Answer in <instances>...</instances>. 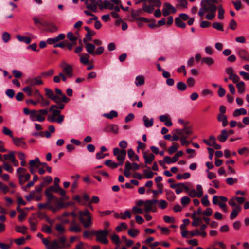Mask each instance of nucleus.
<instances>
[{
  "mask_svg": "<svg viewBox=\"0 0 249 249\" xmlns=\"http://www.w3.org/2000/svg\"><path fill=\"white\" fill-rule=\"evenodd\" d=\"M55 91L56 93L55 96H57V97L59 98L58 101H56V103H58L60 102H63L65 103H67L70 101V99L67 97L64 93H63L61 89L58 88H55Z\"/></svg>",
  "mask_w": 249,
  "mask_h": 249,
  "instance_id": "nucleus-6",
  "label": "nucleus"
},
{
  "mask_svg": "<svg viewBox=\"0 0 249 249\" xmlns=\"http://www.w3.org/2000/svg\"><path fill=\"white\" fill-rule=\"evenodd\" d=\"M120 215V218L124 220L126 219L127 218H130L131 217L130 212L127 210L125 211L124 214L123 213H121Z\"/></svg>",
  "mask_w": 249,
  "mask_h": 249,
  "instance_id": "nucleus-54",
  "label": "nucleus"
},
{
  "mask_svg": "<svg viewBox=\"0 0 249 249\" xmlns=\"http://www.w3.org/2000/svg\"><path fill=\"white\" fill-rule=\"evenodd\" d=\"M178 145L177 143H173L172 146H170L168 149V153L172 154L175 152L178 149Z\"/></svg>",
  "mask_w": 249,
  "mask_h": 249,
  "instance_id": "nucleus-57",
  "label": "nucleus"
},
{
  "mask_svg": "<svg viewBox=\"0 0 249 249\" xmlns=\"http://www.w3.org/2000/svg\"><path fill=\"white\" fill-rule=\"evenodd\" d=\"M103 116L107 118L112 119L118 116V113L115 110H111L109 113L104 114Z\"/></svg>",
  "mask_w": 249,
  "mask_h": 249,
  "instance_id": "nucleus-34",
  "label": "nucleus"
},
{
  "mask_svg": "<svg viewBox=\"0 0 249 249\" xmlns=\"http://www.w3.org/2000/svg\"><path fill=\"white\" fill-rule=\"evenodd\" d=\"M157 202L158 200L157 199L147 200L145 201L144 211L146 213H149L151 212L153 206L157 204Z\"/></svg>",
  "mask_w": 249,
  "mask_h": 249,
  "instance_id": "nucleus-11",
  "label": "nucleus"
},
{
  "mask_svg": "<svg viewBox=\"0 0 249 249\" xmlns=\"http://www.w3.org/2000/svg\"><path fill=\"white\" fill-rule=\"evenodd\" d=\"M175 24L178 27L181 28H185L186 27V24L178 17L176 18Z\"/></svg>",
  "mask_w": 249,
  "mask_h": 249,
  "instance_id": "nucleus-39",
  "label": "nucleus"
},
{
  "mask_svg": "<svg viewBox=\"0 0 249 249\" xmlns=\"http://www.w3.org/2000/svg\"><path fill=\"white\" fill-rule=\"evenodd\" d=\"M41 231L47 234L52 233L51 227L47 225L44 224L42 225Z\"/></svg>",
  "mask_w": 249,
  "mask_h": 249,
  "instance_id": "nucleus-48",
  "label": "nucleus"
},
{
  "mask_svg": "<svg viewBox=\"0 0 249 249\" xmlns=\"http://www.w3.org/2000/svg\"><path fill=\"white\" fill-rule=\"evenodd\" d=\"M111 240L118 247H120V238L118 235L116 234H113L111 236Z\"/></svg>",
  "mask_w": 249,
  "mask_h": 249,
  "instance_id": "nucleus-62",
  "label": "nucleus"
},
{
  "mask_svg": "<svg viewBox=\"0 0 249 249\" xmlns=\"http://www.w3.org/2000/svg\"><path fill=\"white\" fill-rule=\"evenodd\" d=\"M47 27L48 28V31L50 32H55L58 30V28L57 26L53 23L48 24L47 25Z\"/></svg>",
  "mask_w": 249,
  "mask_h": 249,
  "instance_id": "nucleus-52",
  "label": "nucleus"
},
{
  "mask_svg": "<svg viewBox=\"0 0 249 249\" xmlns=\"http://www.w3.org/2000/svg\"><path fill=\"white\" fill-rule=\"evenodd\" d=\"M127 228V225L124 222H122L119 225L116 227V230L117 232L121 231L122 229H126Z\"/></svg>",
  "mask_w": 249,
  "mask_h": 249,
  "instance_id": "nucleus-61",
  "label": "nucleus"
},
{
  "mask_svg": "<svg viewBox=\"0 0 249 249\" xmlns=\"http://www.w3.org/2000/svg\"><path fill=\"white\" fill-rule=\"evenodd\" d=\"M30 178V175L28 173L26 174L25 175L20 174L18 176L19 181L21 184H23L26 181H28Z\"/></svg>",
  "mask_w": 249,
  "mask_h": 249,
  "instance_id": "nucleus-26",
  "label": "nucleus"
},
{
  "mask_svg": "<svg viewBox=\"0 0 249 249\" xmlns=\"http://www.w3.org/2000/svg\"><path fill=\"white\" fill-rule=\"evenodd\" d=\"M139 232V231L136 229H129L128 231V234L133 238L135 237Z\"/></svg>",
  "mask_w": 249,
  "mask_h": 249,
  "instance_id": "nucleus-50",
  "label": "nucleus"
},
{
  "mask_svg": "<svg viewBox=\"0 0 249 249\" xmlns=\"http://www.w3.org/2000/svg\"><path fill=\"white\" fill-rule=\"evenodd\" d=\"M15 158L14 156V152H11L10 153L7 154H4L3 156V160H9L11 161V162L12 161V160H14V159Z\"/></svg>",
  "mask_w": 249,
  "mask_h": 249,
  "instance_id": "nucleus-43",
  "label": "nucleus"
},
{
  "mask_svg": "<svg viewBox=\"0 0 249 249\" xmlns=\"http://www.w3.org/2000/svg\"><path fill=\"white\" fill-rule=\"evenodd\" d=\"M60 249H65L71 246V244L68 242L67 237L64 235H59L57 239Z\"/></svg>",
  "mask_w": 249,
  "mask_h": 249,
  "instance_id": "nucleus-8",
  "label": "nucleus"
},
{
  "mask_svg": "<svg viewBox=\"0 0 249 249\" xmlns=\"http://www.w3.org/2000/svg\"><path fill=\"white\" fill-rule=\"evenodd\" d=\"M17 39L20 42H24L27 44H29L31 42V39L29 37H24L19 35L16 36Z\"/></svg>",
  "mask_w": 249,
  "mask_h": 249,
  "instance_id": "nucleus-33",
  "label": "nucleus"
},
{
  "mask_svg": "<svg viewBox=\"0 0 249 249\" xmlns=\"http://www.w3.org/2000/svg\"><path fill=\"white\" fill-rule=\"evenodd\" d=\"M67 37L71 41H74V43H73V44H76V41L77 40V37L75 36L71 32H69L67 33Z\"/></svg>",
  "mask_w": 249,
  "mask_h": 249,
  "instance_id": "nucleus-53",
  "label": "nucleus"
},
{
  "mask_svg": "<svg viewBox=\"0 0 249 249\" xmlns=\"http://www.w3.org/2000/svg\"><path fill=\"white\" fill-rule=\"evenodd\" d=\"M12 241L11 240L10 244H6L2 242H0V249H10L12 246Z\"/></svg>",
  "mask_w": 249,
  "mask_h": 249,
  "instance_id": "nucleus-64",
  "label": "nucleus"
},
{
  "mask_svg": "<svg viewBox=\"0 0 249 249\" xmlns=\"http://www.w3.org/2000/svg\"><path fill=\"white\" fill-rule=\"evenodd\" d=\"M189 234L190 237L201 236L202 237H205L206 236L207 233L206 231H200L198 230L195 229L189 231Z\"/></svg>",
  "mask_w": 249,
  "mask_h": 249,
  "instance_id": "nucleus-19",
  "label": "nucleus"
},
{
  "mask_svg": "<svg viewBox=\"0 0 249 249\" xmlns=\"http://www.w3.org/2000/svg\"><path fill=\"white\" fill-rule=\"evenodd\" d=\"M241 210V207H237V209H234L230 215L231 219H234L238 214V213Z\"/></svg>",
  "mask_w": 249,
  "mask_h": 249,
  "instance_id": "nucleus-40",
  "label": "nucleus"
},
{
  "mask_svg": "<svg viewBox=\"0 0 249 249\" xmlns=\"http://www.w3.org/2000/svg\"><path fill=\"white\" fill-rule=\"evenodd\" d=\"M45 91L46 96L56 103V101H58L59 98L57 97V96H55L53 92L51 89L48 88H45Z\"/></svg>",
  "mask_w": 249,
  "mask_h": 249,
  "instance_id": "nucleus-13",
  "label": "nucleus"
},
{
  "mask_svg": "<svg viewBox=\"0 0 249 249\" xmlns=\"http://www.w3.org/2000/svg\"><path fill=\"white\" fill-rule=\"evenodd\" d=\"M229 79L232 80L234 83L238 82L240 80L239 77L234 73L230 75V76L229 77Z\"/></svg>",
  "mask_w": 249,
  "mask_h": 249,
  "instance_id": "nucleus-63",
  "label": "nucleus"
},
{
  "mask_svg": "<svg viewBox=\"0 0 249 249\" xmlns=\"http://www.w3.org/2000/svg\"><path fill=\"white\" fill-rule=\"evenodd\" d=\"M126 151L125 150H122L121 153L118 155V156H116L117 159L119 161L118 163L120 164V165H123L124 162V160L126 157Z\"/></svg>",
  "mask_w": 249,
  "mask_h": 249,
  "instance_id": "nucleus-22",
  "label": "nucleus"
},
{
  "mask_svg": "<svg viewBox=\"0 0 249 249\" xmlns=\"http://www.w3.org/2000/svg\"><path fill=\"white\" fill-rule=\"evenodd\" d=\"M202 62L207 64L208 66H211L213 63V60L211 57H203L201 59Z\"/></svg>",
  "mask_w": 249,
  "mask_h": 249,
  "instance_id": "nucleus-56",
  "label": "nucleus"
},
{
  "mask_svg": "<svg viewBox=\"0 0 249 249\" xmlns=\"http://www.w3.org/2000/svg\"><path fill=\"white\" fill-rule=\"evenodd\" d=\"M105 164L107 166L111 168H116L120 165L118 163L113 162L111 160H106L105 162Z\"/></svg>",
  "mask_w": 249,
  "mask_h": 249,
  "instance_id": "nucleus-38",
  "label": "nucleus"
},
{
  "mask_svg": "<svg viewBox=\"0 0 249 249\" xmlns=\"http://www.w3.org/2000/svg\"><path fill=\"white\" fill-rule=\"evenodd\" d=\"M10 38H11V36L9 33L7 32H4L3 33V34L2 35V41L4 43L8 42L10 40Z\"/></svg>",
  "mask_w": 249,
  "mask_h": 249,
  "instance_id": "nucleus-46",
  "label": "nucleus"
},
{
  "mask_svg": "<svg viewBox=\"0 0 249 249\" xmlns=\"http://www.w3.org/2000/svg\"><path fill=\"white\" fill-rule=\"evenodd\" d=\"M217 120L219 122H222V125L224 127L226 126L228 124L227 117L225 114H218L217 116Z\"/></svg>",
  "mask_w": 249,
  "mask_h": 249,
  "instance_id": "nucleus-21",
  "label": "nucleus"
},
{
  "mask_svg": "<svg viewBox=\"0 0 249 249\" xmlns=\"http://www.w3.org/2000/svg\"><path fill=\"white\" fill-rule=\"evenodd\" d=\"M236 87L238 89V92L242 94L245 91V83L243 81H240L237 83Z\"/></svg>",
  "mask_w": 249,
  "mask_h": 249,
  "instance_id": "nucleus-32",
  "label": "nucleus"
},
{
  "mask_svg": "<svg viewBox=\"0 0 249 249\" xmlns=\"http://www.w3.org/2000/svg\"><path fill=\"white\" fill-rule=\"evenodd\" d=\"M55 230L59 233V235L65 232L64 227L61 224H57L55 226Z\"/></svg>",
  "mask_w": 249,
  "mask_h": 249,
  "instance_id": "nucleus-44",
  "label": "nucleus"
},
{
  "mask_svg": "<svg viewBox=\"0 0 249 249\" xmlns=\"http://www.w3.org/2000/svg\"><path fill=\"white\" fill-rule=\"evenodd\" d=\"M247 113V110L244 108L239 109H236L233 112V116L234 117H237L240 115H246Z\"/></svg>",
  "mask_w": 249,
  "mask_h": 249,
  "instance_id": "nucleus-29",
  "label": "nucleus"
},
{
  "mask_svg": "<svg viewBox=\"0 0 249 249\" xmlns=\"http://www.w3.org/2000/svg\"><path fill=\"white\" fill-rule=\"evenodd\" d=\"M73 67L71 65L67 66L64 68L63 71L69 77H71L73 76Z\"/></svg>",
  "mask_w": 249,
  "mask_h": 249,
  "instance_id": "nucleus-23",
  "label": "nucleus"
},
{
  "mask_svg": "<svg viewBox=\"0 0 249 249\" xmlns=\"http://www.w3.org/2000/svg\"><path fill=\"white\" fill-rule=\"evenodd\" d=\"M228 132L226 131V130H225V129L221 131V134L217 137L218 140L220 142H225L226 140L228 139Z\"/></svg>",
  "mask_w": 249,
  "mask_h": 249,
  "instance_id": "nucleus-25",
  "label": "nucleus"
},
{
  "mask_svg": "<svg viewBox=\"0 0 249 249\" xmlns=\"http://www.w3.org/2000/svg\"><path fill=\"white\" fill-rule=\"evenodd\" d=\"M212 26L213 28L220 31H223L224 28L222 24L217 22H214L213 23Z\"/></svg>",
  "mask_w": 249,
  "mask_h": 249,
  "instance_id": "nucleus-47",
  "label": "nucleus"
},
{
  "mask_svg": "<svg viewBox=\"0 0 249 249\" xmlns=\"http://www.w3.org/2000/svg\"><path fill=\"white\" fill-rule=\"evenodd\" d=\"M201 7L200 9L198 15L203 17L206 12L215 13L217 9L216 6L212 3L210 0H202L201 2Z\"/></svg>",
  "mask_w": 249,
  "mask_h": 249,
  "instance_id": "nucleus-2",
  "label": "nucleus"
},
{
  "mask_svg": "<svg viewBox=\"0 0 249 249\" xmlns=\"http://www.w3.org/2000/svg\"><path fill=\"white\" fill-rule=\"evenodd\" d=\"M57 239L53 240L50 243V245L48 249H60Z\"/></svg>",
  "mask_w": 249,
  "mask_h": 249,
  "instance_id": "nucleus-41",
  "label": "nucleus"
},
{
  "mask_svg": "<svg viewBox=\"0 0 249 249\" xmlns=\"http://www.w3.org/2000/svg\"><path fill=\"white\" fill-rule=\"evenodd\" d=\"M108 232L109 231L106 229L98 230L97 231L95 232L96 240L105 244H107L108 241L107 236Z\"/></svg>",
  "mask_w": 249,
  "mask_h": 249,
  "instance_id": "nucleus-4",
  "label": "nucleus"
},
{
  "mask_svg": "<svg viewBox=\"0 0 249 249\" xmlns=\"http://www.w3.org/2000/svg\"><path fill=\"white\" fill-rule=\"evenodd\" d=\"M154 9V6L147 5L145 2L143 5L142 10L148 13H152Z\"/></svg>",
  "mask_w": 249,
  "mask_h": 249,
  "instance_id": "nucleus-37",
  "label": "nucleus"
},
{
  "mask_svg": "<svg viewBox=\"0 0 249 249\" xmlns=\"http://www.w3.org/2000/svg\"><path fill=\"white\" fill-rule=\"evenodd\" d=\"M158 206L159 208L164 209L167 206V203L164 200H158Z\"/></svg>",
  "mask_w": 249,
  "mask_h": 249,
  "instance_id": "nucleus-55",
  "label": "nucleus"
},
{
  "mask_svg": "<svg viewBox=\"0 0 249 249\" xmlns=\"http://www.w3.org/2000/svg\"><path fill=\"white\" fill-rule=\"evenodd\" d=\"M23 139L24 138L22 137L17 138L14 137L12 139V142L15 146L20 147L23 149H26L27 145L23 141Z\"/></svg>",
  "mask_w": 249,
  "mask_h": 249,
  "instance_id": "nucleus-9",
  "label": "nucleus"
},
{
  "mask_svg": "<svg viewBox=\"0 0 249 249\" xmlns=\"http://www.w3.org/2000/svg\"><path fill=\"white\" fill-rule=\"evenodd\" d=\"M69 231L71 232L78 233L81 231L80 225L73 221L69 228Z\"/></svg>",
  "mask_w": 249,
  "mask_h": 249,
  "instance_id": "nucleus-18",
  "label": "nucleus"
},
{
  "mask_svg": "<svg viewBox=\"0 0 249 249\" xmlns=\"http://www.w3.org/2000/svg\"><path fill=\"white\" fill-rule=\"evenodd\" d=\"M177 88L180 91H184L187 88L186 84L183 82H178L177 84Z\"/></svg>",
  "mask_w": 249,
  "mask_h": 249,
  "instance_id": "nucleus-45",
  "label": "nucleus"
},
{
  "mask_svg": "<svg viewBox=\"0 0 249 249\" xmlns=\"http://www.w3.org/2000/svg\"><path fill=\"white\" fill-rule=\"evenodd\" d=\"M60 188V186L59 185H54L53 186H50L49 188L45 191H48L50 193H51V191L57 193Z\"/></svg>",
  "mask_w": 249,
  "mask_h": 249,
  "instance_id": "nucleus-49",
  "label": "nucleus"
},
{
  "mask_svg": "<svg viewBox=\"0 0 249 249\" xmlns=\"http://www.w3.org/2000/svg\"><path fill=\"white\" fill-rule=\"evenodd\" d=\"M192 218L193 221L192 223V225L194 227H197L202 222V219L199 217L192 215Z\"/></svg>",
  "mask_w": 249,
  "mask_h": 249,
  "instance_id": "nucleus-35",
  "label": "nucleus"
},
{
  "mask_svg": "<svg viewBox=\"0 0 249 249\" xmlns=\"http://www.w3.org/2000/svg\"><path fill=\"white\" fill-rule=\"evenodd\" d=\"M143 158L144 159L145 164H151L155 159V156L152 153L148 155H146L144 153L143 155Z\"/></svg>",
  "mask_w": 249,
  "mask_h": 249,
  "instance_id": "nucleus-24",
  "label": "nucleus"
},
{
  "mask_svg": "<svg viewBox=\"0 0 249 249\" xmlns=\"http://www.w3.org/2000/svg\"><path fill=\"white\" fill-rule=\"evenodd\" d=\"M63 103H64V102H60L58 103H56L57 105H51L49 108V110H52L53 108H57L58 110L59 109H63L65 107V105L63 104Z\"/></svg>",
  "mask_w": 249,
  "mask_h": 249,
  "instance_id": "nucleus-42",
  "label": "nucleus"
},
{
  "mask_svg": "<svg viewBox=\"0 0 249 249\" xmlns=\"http://www.w3.org/2000/svg\"><path fill=\"white\" fill-rule=\"evenodd\" d=\"M40 161L38 158H36L35 160H31L29 162L30 167L38 168Z\"/></svg>",
  "mask_w": 249,
  "mask_h": 249,
  "instance_id": "nucleus-31",
  "label": "nucleus"
},
{
  "mask_svg": "<svg viewBox=\"0 0 249 249\" xmlns=\"http://www.w3.org/2000/svg\"><path fill=\"white\" fill-rule=\"evenodd\" d=\"M143 121L144 122V126L146 127H151L153 125V119L151 118L149 120L148 117L144 115L142 118Z\"/></svg>",
  "mask_w": 249,
  "mask_h": 249,
  "instance_id": "nucleus-27",
  "label": "nucleus"
},
{
  "mask_svg": "<svg viewBox=\"0 0 249 249\" xmlns=\"http://www.w3.org/2000/svg\"><path fill=\"white\" fill-rule=\"evenodd\" d=\"M44 193L46 196L47 201L45 203H38V208L40 209H48L53 213H55L59 211L60 208L62 205L61 204L56 205V202H57V198L52 193H50L48 191H45Z\"/></svg>",
  "mask_w": 249,
  "mask_h": 249,
  "instance_id": "nucleus-1",
  "label": "nucleus"
},
{
  "mask_svg": "<svg viewBox=\"0 0 249 249\" xmlns=\"http://www.w3.org/2000/svg\"><path fill=\"white\" fill-rule=\"evenodd\" d=\"M238 56L242 59L246 61H249V55L247 51L243 49H240L237 51Z\"/></svg>",
  "mask_w": 249,
  "mask_h": 249,
  "instance_id": "nucleus-17",
  "label": "nucleus"
},
{
  "mask_svg": "<svg viewBox=\"0 0 249 249\" xmlns=\"http://www.w3.org/2000/svg\"><path fill=\"white\" fill-rule=\"evenodd\" d=\"M103 2L102 0H97L95 4H89L88 3L87 1L86 2V8L93 12H96L97 9V6L100 8H103Z\"/></svg>",
  "mask_w": 249,
  "mask_h": 249,
  "instance_id": "nucleus-7",
  "label": "nucleus"
},
{
  "mask_svg": "<svg viewBox=\"0 0 249 249\" xmlns=\"http://www.w3.org/2000/svg\"><path fill=\"white\" fill-rule=\"evenodd\" d=\"M3 167L5 170L6 171L12 173L13 172V168L9 164H8L6 161H3Z\"/></svg>",
  "mask_w": 249,
  "mask_h": 249,
  "instance_id": "nucleus-58",
  "label": "nucleus"
},
{
  "mask_svg": "<svg viewBox=\"0 0 249 249\" xmlns=\"http://www.w3.org/2000/svg\"><path fill=\"white\" fill-rule=\"evenodd\" d=\"M130 164L128 163H125L124 171V175L126 177H129L131 173L130 172V168H129Z\"/></svg>",
  "mask_w": 249,
  "mask_h": 249,
  "instance_id": "nucleus-59",
  "label": "nucleus"
},
{
  "mask_svg": "<svg viewBox=\"0 0 249 249\" xmlns=\"http://www.w3.org/2000/svg\"><path fill=\"white\" fill-rule=\"evenodd\" d=\"M2 133L12 138V139L14 137L12 131L6 126L3 127Z\"/></svg>",
  "mask_w": 249,
  "mask_h": 249,
  "instance_id": "nucleus-51",
  "label": "nucleus"
},
{
  "mask_svg": "<svg viewBox=\"0 0 249 249\" xmlns=\"http://www.w3.org/2000/svg\"><path fill=\"white\" fill-rule=\"evenodd\" d=\"M79 219L85 228L89 227L92 224L91 216H89L86 219L84 217H79Z\"/></svg>",
  "mask_w": 249,
  "mask_h": 249,
  "instance_id": "nucleus-15",
  "label": "nucleus"
},
{
  "mask_svg": "<svg viewBox=\"0 0 249 249\" xmlns=\"http://www.w3.org/2000/svg\"><path fill=\"white\" fill-rule=\"evenodd\" d=\"M89 56L87 53H84L81 55V57L80 58V61L81 63L83 64H87L89 63Z\"/></svg>",
  "mask_w": 249,
  "mask_h": 249,
  "instance_id": "nucleus-36",
  "label": "nucleus"
},
{
  "mask_svg": "<svg viewBox=\"0 0 249 249\" xmlns=\"http://www.w3.org/2000/svg\"><path fill=\"white\" fill-rule=\"evenodd\" d=\"M144 77L143 75H138L135 78V84L137 86H140L144 84Z\"/></svg>",
  "mask_w": 249,
  "mask_h": 249,
  "instance_id": "nucleus-28",
  "label": "nucleus"
},
{
  "mask_svg": "<svg viewBox=\"0 0 249 249\" xmlns=\"http://www.w3.org/2000/svg\"><path fill=\"white\" fill-rule=\"evenodd\" d=\"M64 118V115H59L57 118H55V116H53V114L51 115H49L48 117V120L49 122H56L58 124H61Z\"/></svg>",
  "mask_w": 249,
  "mask_h": 249,
  "instance_id": "nucleus-16",
  "label": "nucleus"
},
{
  "mask_svg": "<svg viewBox=\"0 0 249 249\" xmlns=\"http://www.w3.org/2000/svg\"><path fill=\"white\" fill-rule=\"evenodd\" d=\"M83 41L85 45V48L86 49L87 52L89 54L92 55H95V46L92 44L87 42V40L85 38H84Z\"/></svg>",
  "mask_w": 249,
  "mask_h": 249,
  "instance_id": "nucleus-12",
  "label": "nucleus"
},
{
  "mask_svg": "<svg viewBox=\"0 0 249 249\" xmlns=\"http://www.w3.org/2000/svg\"><path fill=\"white\" fill-rule=\"evenodd\" d=\"M180 201L182 205L185 206L190 202L191 199L188 196H185L181 198Z\"/></svg>",
  "mask_w": 249,
  "mask_h": 249,
  "instance_id": "nucleus-60",
  "label": "nucleus"
},
{
  "mask_svg": "<svg viewBox=\"0 0 249 249\" xmlns=\"http://www.w3.org/2000/svg\"><path fill=\"white\" fill-rule=\"evenodd\" d=\"M105 131L117 134L119 132V126L115 124H109L105 128Z\"/></svg>",
  "mask_w": 249,
  "mask_h": 249,
  "instance_id": "nucleus-20",
  "label": "nucleus"
},
{
  "mask_svg": "<svg viewBox=\"0 0 249 249\" xmlns=\"http://www.w3.org/2000/svg\"><path fill=\"white\" fill-rule=\"evenodd\" d=\"M164 6L165 7L162 9V13L164 16H167L170 13H175L176 12V8L169 3H165Z\"/></svg>",
  "mask_w": 249,
  "mask_h": 249,
  "instance_id": "nucleus-10",
  "label": "nucleus"
},
{
  "mask_svg": "<svg viewBox=\"0 0 249 249\" xmlns=\"http://www.w3.org/2000/svg\"><path fill=\"white\" fill-rule=\"evenodd\" d=\"M26 82L28 83L30 86L40 85L43 84V82L40 79V77L29 79L27 80Z\"/></svg>",
  "mask_w": 249,
  "mask_h": 249,
  "instance_id": "nucleus-14",
  "label": "nucleus"
},
{
  "mask_svg": "<svg viewBox=\"0 0 249 249\" xmlns=\"http://www.w3.org/2000/svg\"><path fill=\"white\" fill-rule=\"evenodd\" d=\"M48 113V109H39L38 110H32L31 116L30 119L32 121H38L40 122H43L45 118L44 116L47 115Z\"/></svg>",
  "mask_w": 249,
  "mask_h": 249,
  "instance_id": "nucleus-3",
  "label": "nucleus"
},
{
  "mask_svg": "<svg viewBox=\"0 0 249 249\" xmlns=\"http://www.w3.org/2000/svg\"><path fill=\"white\" fill-rule=\"evenodd\" d=\"M165 192L166 198L169 201H174L176 198V196L174 192L172 191L169 190H165Z\"/></svg>",
  "mask_w": 249,
  "mask_h": 249,
  "instance_id": "nucleus-30",
  "label": "nucleus"
},
{
  "mask_svg": "<svg viewBox=\"0 0 249 249\" xmlns=\"http://www.w3.org/2000/svg\"><path fill=\"white\" fill-rule=\"evenodd\" d=\"M173 132H176L180 138L185 137L186 138H188L193 133V130L191 126H184L182 129L177 128L175 129Z\"/></svg>",
  "mask_w": 249,
  "mask_h": 249,
  "instance_id": "nucleus-5",
  "label": "nucleus"
}]
</instances>
